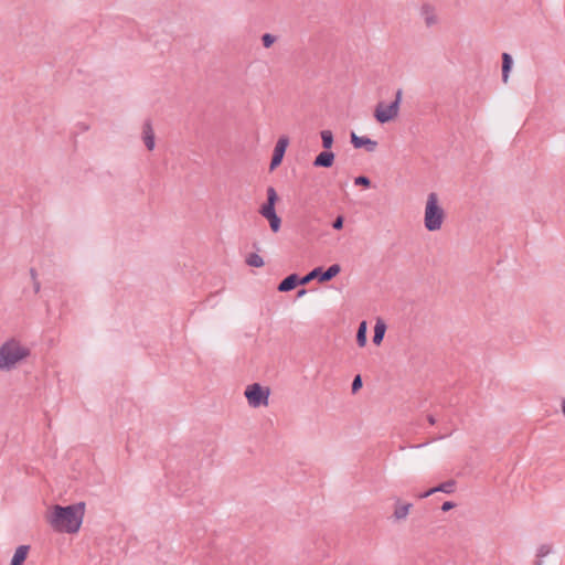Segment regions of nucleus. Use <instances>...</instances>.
Segmentation results:
<instances>
[{"instance_id": "nucleus-1", "label": "nucleus", "mask_w": 565, "mask_h": 565, "mask_svg": "<svg viewBox=\"0 0 565 565\" xmlns=\"http://www.w3.org/2000/svg\"><path fill=\"white\" fill-rule=\"evenodd\" d=\"M85 503L61 507L53 505L52 511L46 514V521L51 527L60 533H77L84 518Z\"/></svg>"}, {"instance_id": "nucleus-2", "label": "nucleus", "mask_w": 565, "mask_h": 565, "mask_svg": "<svg viewBox=\"0 0 565 565\" xmlns=\"http://www.w3.org/2000/svg\"><path fill=\"white\" fill-rule=\"evenodd\" d=\"M30 350L15 339H10L0 348V370H10L18 362L26 359Z\"/></svg>"}, {"instance_id": "nucleus-3", "label": "nucleus", "mask_w": 565, "mask_h": 565, "mask_svg": "<svg viewBox=\"0 0 565 565\" xmlns=\"http://www.w3.org/2000/svg\"><path fill=\"white\" fill-rule=\"evenodd\" d=\"M444 218L445 212L438 204V195L435 192L429 193L425 206V227L429 232L438 231L443 225Z\"/></svg>"}, {"instance_id": "nucleus-4", "label": "nucleus", "mask_w": 565, "mask_h": 565, "mask_svg": "<svg viewBox=\"0 0 565 565\" xmlns=\"http://www.w3.org/2000/svg\"><path fill=\"white\" fill-rule=\"evenodd\" d=\"M402 95H403V90L401 88H398L395 94V99L390 105L384 107L383 103H380L376 106L375 111H374V117L379 122H381V124L388 122V121L393 120L398 115Z\"/></svg>"}, {"instance_id": "nucleus-5", "label": "nucleus", "mask_w": 565, "mask_h": 565, "mask_svg": "<svg viewBox=\"0 0 565 565\" xmlns=\"http://www.w3.org/2000/svg\"><path fill=\"white\" fill-rule=\"evenodd\" d=\"M245 396L252 407L267 406L269 390L258 383L250 384L245 390Z\"/></svg>"}, {"instance_id": "nucleus-6", "label": "nucleus", "mask_w": 565, "mask_h": 565, "mask_svg": "<svg viewBox=\"0 0 565 565\" xmlns=\"http://www.w3.org/2000/svg\"><path fill=\"white\" fill-rule=\"evenodd\" d=\"M341 271V266L339 264H333L323 270L322 267H316L306 276H303V280L306 285L310 282L312 279H318L319 282H327L333 279Z\"/></svg>"}, {"instance_id": "nucleus-7", "label": "nucleus", "mask_w": 565, "mask_h": 565, "mask_svg": "<svg viewBox=\"0 0 565 565\" xmlns=\"http://www.w3.org/2000/svg\"><path fill=\"white\" fill-rule=\"evenodd\" d=\"M288 142H289V140L285 136L280 137L278 139V141L274 148V152H273L270 164H269L270 171L275 170L278 166H280V163L284 159Z\"/></svg>"}, {"instance_id": "nucleus-8", "label": "nucleus", "mask_w": 565, "mask_h": 565, "mask_svg": "<svg viewBox=\"0 0 565 565\" xmlns=\"http://www.w3.org/2000/svg\"><path fill=\"white\" fill-rule=\"evenodd\" d=\"M266 193H267V200L259 209V214L263 217L277 214L276 210H275V205L278 201V194H277L275 188L268 186Z\"/></svg>"}, {"instance_id": "nucleus-9", "label": "nucleus", "mask_w": 565, "mask_h": 565, "mask_svg": "<svg viewBox=\"0 0 565 565\" xmlns=\"http://www.w3.org/2000/svg\"><path fill=\"white\" fill-rule=\"evenodd\" d=\"M351 143L354 148H364L367 152H374L377 148V141L365 136L360 137L354 132H351Z\"/></svg>"}, {"instance_id": "nucleus-10", "label": "nucleus", "mask_w": 565, "mask_h": 565, "mask_svg": "<svg viewBox=\"0 0 565 565\" xmlns=\"http://www.w3.org/2000/svg\"><path fill=\"white\" fill-rule=\"evenodd\" d=\"M298 285H306L303 277L299 278L297 274H290L279 282L278 290L280 292L291 291Z\"/></svg>"}, {"instance_id": "nucleus-11", "label": "nucleus", "mask_w": 565, "mask_h": 565, "mask_svg": "<svg viewBox=\"0 0 565 565\" xmlns=\"http://www.w3.org/2000/svg\"><path fill=\"white\" fill-rule=\"evenodd\" d=\"M334 153L329 150L320 152L313 160V167L330 168L334 161Z\"/></svg>"}, {"instance_id": "nucleus-12", "label": "nucleus", "mask_w": 565, "mask_h": 565, "mask_svg": "<svg viewBox=\"0 0 565 565\" xmlns=\"http://www.w3.org/2000/svg\"><path fill=\"white\" fill-rule=\"evenodd\" d=\"M455 486H456V482L454 480H448L446 482L440 483L439 486H437L435 488L427 490L424 493L418 494V498L419 499L427 498L438 491L445 492V493H451L455 491Z\"/></svg>"}, {"instance_id": "nucleus-13", "label": "nucleus", "mask_w": 565, "mask_h": 565, "mask_svg": "<svg viewBox=\"0 0 565 565\" xmlns=\"http://www.w3.org/2000/svg\"><path fill=\"white\" fill-rule=\"evenodd\" d=\"M29 551H30V546L29 545H20L15 550V553H14L12 559H11V564L10 565H23L24 561L28 557Z\"/></svg>"}, {"instance_id": "nucleus-14", "label": "nucleus", "mask_w": 565, "mask_h": 565, "mask_svg": "<svg viewBox=\"0 0 565 565\" xmlns=\"http://www.w3.org/2000/svg\"><path fill=\"white\" fill-rule=\"evenodd\" d=\"M143 145L148 150L154 149V132L149 122L143 124Z\"/></svg>"}, {"instance_id": "nucleus-15", "label": "nucleus", "mask_w": 565, "mask_h": 565, "mask_svg": "<svg viewBox=\"0 0 565 565\" xmlns=\"http://www.w3.org/2000/svg\"><path fill=\"white\" fill-rule=\"evenodd\" d=\"M386 331V324L382 319H377L375 327H374V335H373V342L374 344L379 345L383 341L384 334Z\"/></svg>"}, {"instance_id": "nucleus-16", "label": "nucleus", "mask_w": 565, "mask_h": 565, "mask_svg": "<svg viewBox=\"0 0 565 565\" xmlns=\"http://www.w3.org/2000/svg\"><path fill=\"white\" fill-rule=\"evenodd\" d=\"M422 15L425 19V23L427 26H431V25L436 24L437 17L434 12V8L430 7L429 4H424L422 7Z\"/></svg>"}, {"instance_id": "nucleus-17", "label": "nucleus", "mask_w": 565, "mask_h": 565, "mask_svg": "<svg viewBox=\"0 0 565 565\" xmlns=\"http://www.w3.org/2000/svg\"><path fill=\"white\" fill-rule=\"evenodd\" d=\"M513 61L509 53L502 54V81L503 83L508 82L509 73L511 71Z\"/></svg>"}, {"instance_id": "nucleus-18", "label": "nucleus", "mask_w": 565, "mask_h": 565, "mask_svg": "<svg viewBox=\"0 0 565 565\" xmlns=\"http://www.w3.org/2000/svg\"><path fill=\"white\" fill-rule=\"evenodd\" d=\"M367 324L366 321H362L358 328L356 332V343L359 347L363 348L366 344L367 338Z\"/></svg>"}, {"instance_id": "nucleus-19", "label": "nucleus", "mask_w": 565, "mask_h": 565, "mask_svg": "<svg viewBox=\"0 0 565 565\" xmlns=\"http://www.w3.org/2000/svg\"><path fill=\"white\" fill-rule=\"evenodd\" d=\"M412 508V503L397 504L394 511V516L396 520H403L407 516L409 509Z\"/></svg>"}, {"instance_id": "nucleus-20", "label": "nucleus", "mask_w": 565, "mask_h": 565, "mask_svg": "<svg viewBox=\"0 0 565 565\" xmlns=\"http://www.w3.org/2000/svg\"><path fill=\"white\" fill-rule=\"evenodd\" d=\"M552 552V546L548 544H542L536 552V561L533 565H542V558L547 556Z\"/></svg>"}, {"instance_id": "nucleus-21", "label": "nucleus", "mask_w": 565, "mask_h": 565, "mask_svg": "<svg viewBox=\"0 0 565 565\" xmlns=\"http://www.w3.org/2000/svg\"><path fill=\"white\" fill-rule=\"evenodd\" d=\"M320 136H321V140H322V147L326 150L331 149V147L333 145V134H332V131L331 130H322L320 132Z\"/></svg>"}, {"instance_id": "nucleus-22", "label": "nucleus", "mask_w": 565, "mask_h": 565, "mask_svg": "<svg viewBox=\"0 0 565 565\" xmlns=\"http://www.w3.org/2000/svg\"><path fill=\"white\" fill-rule=\"evenodd\" d=\"M246 264L252 267H262L264 266V259L256 253H250L246 257Z\"/></svg>"}, {"instance_id": "nucleus-23", "label": "nucleus", "mask_w": 565, "mask_h": 565, "mask_svg": "<svg viewBox=\"0 0 565 565\" xmlns=\"http://www.w3.org/2000/svg\"><path fill=\"white\" fill-rule=\"evenodd\" d=\"M269 222V226L274 233H277L281 226V218L277 215H269L265 217Z\"/></svg>"}, {"instance_id": "nucleus-24", "label": "nucleus", "mask_w": 565, "mask_h": 565, "mask_svg": "<svg viewBox=\"0 0 565 565\" xmlns=\"http://www.w3.org/2000/svg\"><path fill=\"white\" fill-rule=\"evenodd\" d=\"M276 41V36H274L273 34L270 33H265L263 34L262 36V42H263V45L268 49Z\"/></svg>"}, {"instance_id": "nucleus-25", "label": "nucleus", "mask_w": 565, "mask_h": 565, "mask_svg": "<svg viewBox=\"0 0 565 565\" xmlns=\"http://www.w3.org/2000/svg\"><path fill=\"white\" fill-rule=\"evenodd\" d=\"M354 184L360 185L363 188H370L371 186V180L365 175H359L354 179Z\"/></svg>"}, {"instance_id": "nucleus-26", "label": "nucleus", "mask_w": 565, "mask_h": 565, "mask_svg": "<svg viewBox=\"0 0 565 565\" xmlns=\"http://www.w3.org/2000/svg\"><path fill=\"white\" fill-rule=\"evenodd\" d=\"M362 377L361 375H355V377L352 381V393H356L362 387Z\"/></svg>"}, {"instance_id": "nucleus-27", "label": "nucleus", "mask_w": 565, "mask_h": 565, "mask_svg": "<svg viewBox=\"0 0 565 565\" xmlns=\"http://www.w3.org/2000/svg\"><path fill=\"white\" fill-rule=\"evenodd\" d=\"M343 222H344L343 216H341V215H340V216H338V217L333 221V223H332V227H333L334 230H341V228L343 227Z\"/></svg>"}, {"instance_id": "nucleus-28", "label": "nucleus", "mask_w": 565, "mask_h": 565, "mask_svg": "<svg viewBox=\"0 0 565 565\" xmlns=\"http://www.w3.org/2000/svg\"><path fill=\"white\" fill-rule=\"evenodd\" d=\"M455 507H456V504H455L454 502H451V501H446V502H444V503H443V505H441V510H443L444 512H447V511H449V510L454 509Z\"/></svg>"}, {"instance_id": "nucleus-29", "label": "nucleus", "mask_w": 565, "mask_h": 565, "mask_svg": "<svg viewBox=\"0 0 565 565\" xmlns=\"http://www.w3.org/2000/svg\"><path fill=\"white\" fill-rule=\"evenodd\" d=\"M427 420L430 425H435L436 424V419L433 415H427Z\"/></svg>"}, {"instance_id": "nucleus-30", "label": "nucleus", "mask_w": 565, "mask_h": 565, "mask_svg": "<svg viewBox=\"0 0 565 565\" xmlns=\"http://www.w3.org/2000/svg\"><path fill=\"white\" fill-rule=\"evenodd\" d=\"M306 292H307V290H306V289H300V290H298V292H297V297H298V298H300V297H302L303 295H306Z\"/></svg>"}, {"instance_id": "nucleus-31", "label": "nucleus", "mask_w": 565, "mask_h": 565, "mask_svg": "<svg viewBox=\"0 0 565 565\" xmlns=\"http://www.w3.org/2000/svg\"><path fill=\"white\" fill-rule=\"evenodd\" d=\"M30 274H31V276H32L33 280H36V271H35V269H33V268H32V269L30 270Z\"/></svg>"}, {"instance_id": "nucleus-32", "label": "nucleus", "mask_w": 565, "mask_h": 565, "mask_svg": "<svg viewBox=\"0 0 565 565\" xmlns=\"http://www.w3.org/2000/svg\"><path fill=\"white\" fill-rule=\"evenodd\" d=\"M34 289H35V292H38L40 290V284L36 280H34Z\"/></svg>"}, {"instance_id": "nucleus-33", "label": "nucleus", "mask_w": 565, "mask_h": 565, "mask_svg": "<svg viewBox=\"0 0 565 565\" xmlns=\"http://www.w3.org/2000/svg\"><path fill=\"white\" fill-rule=\"evenodd\" d=\"M562 412L565 415V399H563V402H562Z\"/></svg>"}]
</instances>
